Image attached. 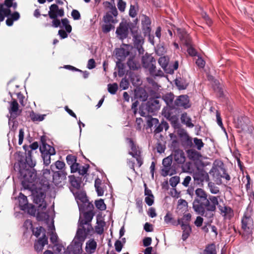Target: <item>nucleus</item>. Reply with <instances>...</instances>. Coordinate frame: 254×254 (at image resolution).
Returning <instances> with one entry per match:
<instances>
[{"label": "nucleus", "instance_id": "nucleus-28", "mask_svg": "<svg viewBox=\"0 0 254 254\" xmlns=\"http://www.w3.org/2000/svg\"><path fill=\"white\" fill-rule=\"evenodd\" d=\"M181 229L183 230V233L182 236V240L185 241H186L190 236L192 229L190 224H183L180 225Z\"/></svg>", "mask_w": 254, "mask_h": 254}, {"label": "nucleus", "instance_id": "nucleus-19", "mask_svg": "<svg viewBox=\"0 0 254 254\" xmlns=\"http://www.w3.org/2000/svg\"><path fill=\"white\" fill-rule=\"evenodd\" d=\"M75 238L78 240L74 241L73 242V245L71 246V247L68 248L70 250L71 253L69 251L66 252V254H81L82 252V243L84 241V240H81L79 239L77 236V232H76V234L75 236Z\"/></svg>", "mask_w": 254, "mask_h": 254}, {"label": "nucleus", "instance_id": "nucleus-64", "mask_svg": "<svg viewBox=\"0 0 254 254\" xmlns=\"http://www.w3.org/2000/svg\"><path fill=\"white\" fill-rule=\"evenodd\" d=\"M71 14L74 20H79L81 18L80 14L77 10L73 9Z\"/></svg>", "mask_w": 254, "mask_h": 254}, {"label": "nucleus", "instance_id": "nucleus-38", "mask_svg": "<svg viewBox=\"0 0 254 254\" xmlns=\"http://www.w3.org/2000/svg\"><path fill=\"white\" fill-rule=\"evenodd\" d=\"M18 199L19 207L22 210L25 209L28 205L27 197L22 193H20Z\"/></svg>", "mask_w": 254, "mask_h": 254}, {"label": "nucleus", "instance_id": "nucleus-2", "mask_svg": "<svg viewBox=\"0 0 254 254\" xmlns=\"http://www.w3.org/2000/svg\"><path fill=\"white\" fill-rule=\"evenodd\" d=\"M94 215L92 210L85 212L80 215L78 220L77 236L81 240H85L87 236L93 232L91 222Z\"/></svg>", "mask_w": 254, "mask_h": 254}, {"label": "nucleus", "instance_id": "nucleus-21", "mask_svg": "<svg viewBox=\"0 0 254 254\" xmlns=\"http://www.w3.org/2000/svg\"><path fill=\"white\" fill-rule=\"evenodd\" d=\"M9 113L10 114L11 117L13 118H16L21 113V110L19 109V105L15 99H12L10 103Z\"/></svg>", "mask_w": 254, "mask_h": 254}, {"label": "nucleus", "instance_id": "nucleus-15", "mask_svg": "<svg viewBox=\"0 0 254 254\" xmlns=\"http://www.w3.org/2000/svg\"><path fill=\"white\" fill-rule=\"evenodd\" d=\"M178 112H174V110L170 111L167 109L166 112H162V115L169 121L171 122L172 126L175 128H178L180 127Z\"/></svg>", "mask_w": 254, "mask_h": 254}, {"label": "nucleus", "instance_id": "nucleus-45", "mask_svg": "<svg viewBox=\"0 0 254 254\" xmlns=\"http://www.w3.org/2000/svg\"><path fill=\"white\" fill-rule=\"evenodd\" d=\"M29 116L33 122H40L44 120L45 115H40L39 114H36L33 111H32L29 115Z\"/></svg>", "mask_w": 254, "mask_h": 254}, {"label": "nucleus", "instance_id": "nucleus-5", "mask_svg": "<svg viewBox=\"0 0 254 254\" xmlns=\"http://www.w3.org/2000/svg\"><path fill=\"white\" fill-rule=\"evenodd\" d=\"M42 145L40 147V150L42 154L44 164L46 166L51 163V156L56 154L54 147L48 145L46 143V139L45 136L41 137Z\"/></svg>", "mask_w": 254, "mask_h": 254}, {"label": "nucleus", "instance_id": "nucleus-62", "mask_svg": "<svg viewBox=\"0 0 254 254\" xmlns=\"http://www.w3.org/2000/svg\"><path fill=\"white\" fill-rule=\"evenodd\" d=\"M89 167V165L88 164H86L84 166H81V167L79 168V170L78 171V173L80 175L83 176L87 173Z\"/></svg>", "mask_w": 254, "mask_h": 254}, {"label": "nucleus", "instance_id": "nucleus-36", "mask_svg": "<svg viewBox=\"0 0 254 254\" xmlns=\"http://www.w3.org/2000/svg\"><path fill=\"white\" fill-rule=\"evenodd\" d=\"M175 83L179 90L186 89L189 85L187 81L182 78H176L175 80Z\"/></svg>", "mask_w": 254, "mask_h": 254}, {"label": "nucleus", "instance_id": "nucleus-26", "mask_svg": "<svg viewBox=\"0 0 254 254\" xmlns=\"http://www.w3.org/2000/svg\"><path fill=\"white\" fill-rule=\"evenodd\" d=\"M148 111L151 112H155L160 109V102L157 99H152L147 102Z\"/></svg>", "mask_w": 254, "mask_h": 254}, {"label": "nucleus", "instance_id": "nucleus-60", "mask_svg": "<svg viewBox=\"0 0 254 254\" xmlns=\"http://www.w3.org/2000/svg\"><path fill=\"white\" fill-rule=\"evenodd\" d=\"M159 124V120L156 118H151L147 121V124L149 127L151 128L155 124Z\"/></svg>", "mask_w": 254, "mask_h": 254}, {"label": "nucleus", "instance_id": "nucleus-25", "mask_svg": "<svg viewBox=\"0 0 254 254\" xmlns=\"http://www.w3.org/2000/svg\"><path fill=\"white\" fill-rule=\"evenodd\" d=\"M127 139L128 141L129 145L131 150V151L129 152V154L134 156L141 154V150L139 149V147L135 144L133 139L131 138H127Z\"/></svg>", "mask_w": 254, "mask_h": 254}, {"label": "nucleus", "instance_id": "nucleus-7", "mask_svg": "<svg viewBox=\"0 0 254 254\" xmlns=\"http://www.w3.org/2000/svg\"><path fill=\"white\" fill-rule=\"evenodd\" d=\"M249 119L246 117H241L237 119L235 123V127L238 129L240 133H251L254 127L249 125Z\"/></svg>", "mask_w": 254, "mask_h": 254}, {"label": "nucleus", "instance_id": "nucleus-8", "mask_svg": "<svg viewBox=\"0 0 254 254\" xmlns=\"http://www.w3.org/2000/svg\"><path fill=\"white\" fill-rule=\"evenodd\" d=\"M174 112L180 113L181 109L186 110L190 108L191 104L187 95H181L175 99Z\"/></svg>", "mask_w": 254, "mask_h": 254}, {"label": "nucleus", "instance_id": "nucleus-58", "mask_svg": "<svg viewBox=\"0 0 254 254\" xmlns=\"http://www.w3.org/2000/svg\"><path fill=\"white\" fill-rule=\"evenodd\" d=\"M186 46L188 48L187 52L190 56L193 57V56H195L196 55L197 52L195 50V49L193 47H192V42L190 43V45H186Z\"/></svg>", "mask_w": 254, "mask_h": 254}, {"label": "nucleus", "instance_id": "nucleus-48", "mask_svg": "<svg viewBox=\"0 0 254 254\" xmlns=\"http://www.w3.org/2000/svg\"><path fill=\"white\" fill-rule=\"evenodd\" d=\"M110 12H107L103 17V21L106 23H116L117 21L114 19Z\"/></svg>", "mask_w": 254, "mask_h": 254}, {"label": "nucleus", "instance_id": "nucleus-32", "mask_svg": "<svg viewBox=\"0 0 254 254\" xmlns=\"http://www.w3.org/2000/svg\"><path fill=\"white\" fill-rule=\"evenodd\" d=\"M68 178L71 186L77 190L79 189L81 185V178L76 177L74 175H70L68 176Z\"/></svg>", "mask_w": 254, "mask_h": 254}, {"label": "nucleus", "instance_id": "nucleus-57", "mask_svg": "<svg viewBox=\"0 0 254 254\" xmlns=\"http://www.w3.org/2000/svg\"><path fill=\"white\" fill-rule=\"evenodd\" d=\"M193 142L195 145L196 146L197 149L198 150L201 149V148L204 146V143L202 142L201 139H199L197 137H195L193 139Z\"/></svg>", "mask_w": 254, "mask_h": 254}, {"label": "nucleus", "instance_id": "nucleus-27", "mask_svg": "<svg viewBox=\"0 0 254 254\" xmlns=\"http://www.w3.org/2000/svg\"><path fill=\"white\" fill-rule=\"evenodd\" d=\"M134 95L136 98L139 99L141 101H145L148 97L147 92L142 88L135 90Z\"/></svg>", "mask_w": 254, "mask_h": 254}, {"label": "nucleus", "instance_id": "nucleus-29", "mask_svg": "<svg viewBox=\"0 0 254 254\" xmlns=\"http://www.w3.org/2000/svg\"><path fill=\"white\" fill-rule=\"evenodd\" d=\"M186 152L189 159L193 161L199 160L201 157L200 153L194 149H190Z\"/></svg>", "mask_w": 254, "mask_h": 254}, {"label": "nucleus", "instance_id": "nucleus-22", "mask_svg": "<svg viewBox=\"0 0 254 254\" xmlns=\"http://www.w3.org/2000/svg\"><path fill=\"white\" fill-rule=\"evenodd\" d=\"M141 25L143 33L144 34H149L151 28L150 27L151 20L148 16L144 14L141 16Z\"/></svg>", "mask_w": 254, "mask_h": 254}, {"label": "nucleus", "instance_id": "nucleus-14", "mask_svg": "<svg viewBox=\"0 0 254 254\" xmlns=\"http://www.w3.org/2000/svg\"><path fill=\"white\" fill-rule=\"evenodd\" d=\"M178 134L181 138L182 145L186 148H190L193 146L192 138L190 137L187 131L183 128H180L178 130Z\"/></svg>", "mask_w": 254, "mask_h": 254}, {"label": "nucleus", "instance_id": "nucleus-51", "mask_svg": "<svg viewBox=\"0 0 254 254\" xmlns=\"http://www.w3.org/2000/svg\"><path fill=\"white\" fill-rule=\"evenodd\" d=\"M118 89V85L116 83H114L113 84H109L108 85V92L111 94H116V92Z\"/></svg>", "mask_w": 254, "mask_h": 254}, {"label": "nucleus", "instance_id": "nucleus-61", "mask_svg": "<svg viewBox=\"0 0 254 254\" xmlns=\"http://www.w3.org/2000/svg\"><path fill=\"white\" fill-rule=\"evenodd\" d=\"M55 164L56 168L60 171L65 170V165L64 162L58 160L55 162Z\"/></svg>", "mask_w": 254, "mask_h": 254}, {"label": "nucleus", "instance_id": "nucleus-46", "mask_svg": "<svg viewBox=\"0 0 254 254\" xmlns=\"http://www.w3.org/2000/svg\"><path fill=\"white\" fill-rule=\"evenodd\" d=\"M97 224L95 227V231L97 234L101 235L104 232L105 222L102 220L99 221L97 220Z\"/></svg>", "mask_w": 254, "mask_h": 254}, {"label": "nucleus", "instance_id": "nucleus-16", "mask_svg": "<svg viewBox=\"0 0 254 254\" xmlns=\"http://www.w3.org/2000/svg\"><path fill=\"white\" fill-rule=\"evenodd\" d=\"M67 175L65 170L53 172L52 182L56 186H62L65 183Z\"/></svg>", "mask_w": 254, "mask_h": 254}, {"label": "nucleus", "instance_id": "nucleus-10", "mask_svg": "<svg viewBox=\"0 0 254 254\" xmlns=\"http://www.w3.org/2000/svg\"><path fill=\"white\" fill-rule=\"evenodd\" d=\"M131 33L133 38L134 47L137 50L139 54H143L144 50L142 45L144 43V39L141 32L138 31V27L131 28Z\"/></svg>", "mask_w": 254, "mask_h": 254}, {"label": "nucleus", "instance_id": "nucleus-53", "mask_svg": "<svg viewBox=\"0 0 254 254\" xmlns=\"http://www.w3.org/2000/svg\"><path fill=\"white\" fill-rule=\"evenodd\" d=\"M164 221L166 223H172L174 225H178L177 223L172 216V214L170 213H167L164 217Z\"/></svg>", "mask_w": 254, "mask_h": 254}, {"label": "nucleus", "instance_id": "nucleus-47", "mask_svg": "<svg viewBox=\"0 0 254 254\" xmlns=\"http://www.w3.org/2000/svg\"><path fill=\"white\" fill-rule=\"evenodd\" d=\"M105 3L106 6L110 9L109 12H110V13L114 17L117 16L118 14V12L115 5L112 4L109 1H106Z\"/></svg>", "mask_w": 254, "mask_h": 254}, {"label": "nucleus", "instance_id": "nucleus-12", "mask_svg": "<svg viewBox=\"0 0 254 254\" xmlns=\"http://www.w3.org/2000/svg\"><path fill=\"white\" fill-rule=\"evenodd\" d=\"M172 164V158L171 156H168L162 161V167L161 169V174L163 177H166L168 175H173L176 174V171L173 168Z\"/></svg>", "mask_w": 254, "mask_h": 254}, {"label": "nucleus", "instance_id": "nucleus-56", "mask_svg": "<svg viewBox=\"0 0 254 254\" xmlns=\"http://www.w3.org/2000/svg\"><path fill=\"white\" fill-rule=\"evenodd\" d=\"M180 182V177L179 176H174L171 177L169 180V183L171 186L175 188Z\"/></svg>", "mask_w": 254, "mask_h": 254}, {"label": "nucleus", "instance_id": "nucleus-13", "mask_svg": "<svg viewBox=\"0 0 254 254\" xmlns=\"http://www.w3.org/2000/svg\"><path fill=\"white\" fill-rule=\"evenodd\" d=\"M251 214L248 211L245 212L241 219V228L246 233H250L254 227V221Z\"/></svg>", "mask_w": 254, "mask_h": 254}, {"label": "nucleus", "instance_id": "nucleus-31", "mask_svg": "<svg viewBox=\"0 0 254 254\" xmlns=\"http://www.w3.org/2000/svg\"><path fill=\"white\" fill-rule=\"evenodd\" d=\"M218 208L221 213H223L224 216H227L229 219H231L234 216L233 210L230 207L227 206L222 207L219 205Z\"/></svg>", "mask_w": 254, "mask_h": 254}, {"label": "nucleus", "instance_id": "nucleus-41", "mask_svg": "<svg viewBox=\"0 0 254 254\" xmlns=\"http://www.w3.org/2000/svg\"><path fill=\"white\" fill-rule=\"evenodd\" d=\"M97 247V243L94 239H91L86 243V250L88 252L89 250L90 253H93L95 252Z\"/></svg>", "mask_w": 254, "mask_h": 254}, {"label": "nucleus", "instance_id": "nucleus-20", "mask_svg": "<svg viewBox=\"0 0 254 254\" xmlns=\"http://www.w3.org/2000/svg\"><path fill=\"white\" fill-rule=\"evenodd\" d=\"M175 97L174 94L171 92L167 93L163 95L162 99L166 104L167 106L164 108L162 112H166L167 109H169L170 111L174 110Z\"/></svg>", "mask_w": 254, "mask_h": 254}, {"label": "nucleus", "instance_id": "nucleus-30", "mask_svg": "<svg viewBox=\"0 0 254 254\" xmlns=\"http://www.w3.org/2000/svg\"><path fill=\"white\" fill-rule=\"evenodd\" d=\"M23 147L25 151L26 154L25 162L24 163L26 165H28V166L32 169V168L35 166V162H34L32 159L31 150H27L26 145H24Z\"/></svg>", "mask_w": 254, "mask_h": 254}, {"label": "nucleus", "instance_id": "nucleus-50", "mask_svg": "<svg viewBox=\"0 0 254 254\" xmlns=\"http://www.w3.org/2000/svg\"><path fill=\"white\" fill-rule=\"evenodd\" d=\"M61 22L63 24V26L65 27L66 31L68 33H70L72 30V27L69 24V20L68 19L66 18L62 19Z\"/></svg>", "mask_w": 254, "mask_h": 254}, {"label": "nucleus", "instance_id": "nucleus-33", "mask_svg": "<svg viewBox=\"0 0 254 254\" xmlns=\"http://www.w3.org/2000/svg\"><path fill=\"white\" fill-rule=\"evenodd\" d=\"M127 66L131 70H137L140 67L139 63L135 59V57H130L127 62Z\"/></svg>", "mask_w": 254, "mask_h": 254}, {"label": "nucleus", "instance_id": "nucleus-34", "mask_svg": "<svg viewBox=\"0 0 254 254\" xmlns=\"http://www.w3.org/2000/svg\"><path fill=\"white\" fill-rule=\"evenodd\" d=\"M129 52L124 48H119L116 50V56L119 60H123L129 55Z\"/></svg>", "mask_w": 254, "mask_h": 254}, {"label": "nucleus", "instance_id": "nucleus-11", "mask_svg": "<svg viewBox=\"0 0 254 254\" xmlns=\"http://www.w3.org/2000/svg\"><path fill=\"white\" fill-rule=\"evenodd\" d=\"M209 173L211 175L212 174L213 177L217 180H220L221 178H224L228 181L231 180V177L227 173L223 163H221V164L219 166L213 167L210 170Z\"/></svg>", "mask_w": 254, "mask_h": 254}, {"label": "nucleus", "instance_id": "nucleus-3", "mask_svg": "<svg viewBox=\"0 0 254 254\" xmlns=\"http://www.w3.org/2000/svg\"><path fill=\"white\" fill-rule=\"evenodd\" d=\"M18 166L23 187L27 190L32 189L35 187L34 183L37 179L36 171L34 169L26 168L25 163L22 160L19 161Z\"/></svg>", "mask_w": 254, "mask_h": 254}, {"label": "nucleus", "instance_id": "nucleus-24", "mask_svg": "<svg viewBox=\"0 0 254 254\" xmlns=\"http://www.w3.org/2000/svg\"><path fill=\"white\" fill-rule=\"evenodd\" d=\"M173 157L175 161L178 164H183L186 161L184 152L181 149H176L174 151Z\"/></svg>", "mask_w": 254, "mask_h": 254}, {"label": "nucleus", "instance_id": "nucleus-6", "mask_svg": "<svg viewBox=\"0 0 254 254\" xmlns=\"http://www.w3.org/2000/svg\"><path fill=\"white\" fill-rule=\"evenodd\" d=\"M64 14V8H59L56 4H53L50 6L48 15L50 18L53 19L52 26L53 27L57 28L61 26V21L57 17L58 16L63 17Z\"/></svg>", "mask_w": 254, "mask_h": 254}, {"label": "nucleus", "instance_id": "nucleus-37", "mask_svg": "<svg viewBox=\"0 0 254 254\" xmlns=\"http://www.w3.org/2000/svg\"><path fill=\"white\" fill-rule=\"evenodd\" d=\"M181 122L189 127H193L194 125L191 122V118L188 116L187 113H184L181 117Z\"/></svg>", "mask_w": 254, "mask_h": 254}, {"label": "nucleus", "instance_id": "nucleus-63", "mask_svg": "<svg viewBox=\"0 0 254 254\" xmlns=\"http://www.w3.org/2000/svg\"><path fill=\"white\" fill-rule=\"evenodd\" d=\"M129 85V82L126 78H123L120 83V86L121 88H122L123 89L125 90L128 88Z\"/></svg>", "mask_w": 254, "mask_h": 254}, {"label": "nucleus", "instance_id": "nucleus-39", "mask_svg": "<svg viewBox=\"0 0 254 254\" xmlns=\"http://www.w3.org/2000/svg\"><path fill=\"white\" fill-rule=\"evenodd\" d=\"M42 178V180L49 184V182L52 181L53 174H51V171L49 169H43Z\"/></svg>", "mask_w": 254, "mask_h": 254}, {"label": "nucleus", "instance_id": "nucleus-18", "mask_svg": "<svg viewBox=\"0 0 254 254\" xmlns=\"http://www.w3.org/2000/svg\"><path fill=\"white\" fill-rule=\"evenodd\" d=\"M193 178L197 184H200L204 181L208 182L209 180L208 173L203 169H197L193 173Z\"/></svg>", "mask_w": 254, "mask_h": 254}, {"label": "nucleus", "instance_id": "nucleus-43", "mask_svg": "<svg viewBox=\"0 0 254 254\" xmlns=\"http://www.w3.org/2000/svg\"><path fill=\"white\" fill-rule=\"evenodd\" d=\"M169 60L167 57H161L158 60V63L163 69L167 72V66L168 65Z\"/></svg>", "mask_w": 254, "mask_h": 254}, {"label": "nucleus", "instance_id": "nucleus-4", "mask_svg": "<svg viewBox=\"0 0 254 254\" xmlns=\"http://www.w3.org/2000/svg\"><path fill=\"white\" fill-rule=\"evenodd\" d=\"M31 191L33 198V202L38 205V210H43L46 208L47 204L45 200L46 192L41 188L34 187L32 189H29Z\"/></svg>", "mask_w": 254, "mask_h": 254}, {"label": "nucleus", "instance_id": "nucleus-17", "mask_svg": "<svg viewBox=\"0 0 254 254\" xmlns=\"http://www.w3.org/2000/svg\"><path fill=\"white\" fill-rule=\"evenodd\" d=\"M174 33H176L177 36L185 45H190L192 42L190 35L183 28H175L174 30Z\"/></svg>", "mask_w": 254, "mask_h": 254}, {"label": "nucleus", "instance_id": "nucleus-42", "mask_svg": "<svg viewBox=\"0 0 254 254\" xmlns=\"http://www.w3.org/2000/svg\"><path fill=\"white\" fill-rule=\"evenodd\" d=\"M169 127V126L168 124L166 122L163 120L161 123L158 125V126L155 128L154 132L156 134L162 131L164 128L167 130Z\"/></svg>", "mask_w": 254, "mask_h": 254}, {"label": "nucleus", "instance_id": "nucleus-55", "mask_svg": "<svg viewBox=\"0 0 254 254\" xmlns=\"http://www.w3.org/2000/svg\"><path fill=\"white\" fill-rule=\"evenodd\" d=\"M208 187L211 193L213 194H217L219 192V189L216 187L214 183L212 182L208 183Z\"/></svg>", "mask_w": 254, "mask_h": 254}, {"label": "nucleus", "instance_id": "nucleus-54", "mask_svg": "<svg viewBox=\"0 0 254 254\" xmlns=\"http://www.w3.org/2000/svg\"><path fill=\"white\" fill-rule=\"evenodd\" d=\"M115 26L111 23H106L102 26V30L104 33H109L112 29H114Z\"/></svg>", "mask_w": 254, "mask_h": 254}, {"label": "nucleus", "instance_id": "nucleus-9", "mask_svg": "<svg viewBox=\"0 0 254 254\" xmlns=\"http://www.w3.org/2000/svg\"><path fill=\"white\" fill-rule=\"evenodd\" d=\"M136 26L131 22H121L117 28L116 33L118 38L121 40L126 39L128 35V30L131 31V28H135Z\"/></svg>", "mask_w": 254, "mask_h": 254}, {"label": "nucleus", "instance_id": "nucleus-49", "mask_svg": "<svg viewBox=\"0 0 254 254\" xmlns=\"http://www.w3.org/2000/svg\"><path fill=\"white\" fill-rule=\"evenodd\" d=\"M66 161L67 164L70 167L77 161V157L72 154H68L66 157Z\"/></svg>", "mask_w": 254, "mask_h": 254}, {"label": "nucleus", "instance_id": "nucleus-40", "mask_svg": "<svg viewBox=\"0 0 254 254\" xmlns=\"http://www.w3.org/2000/svg\"><path fill=\"white\" fill-rule=\"evenodd\" d=\"M191 215L190 213H188L185 214L181 218H179L177 221V225H182V223L184 224H190L189 223L191 220Z\"/></svg>", "mask_w": 254, "mask_h": 254}, {"label": "nucleus", "instance_id": "nucleus-59", "mask_svg": "<svg viewBox=\"0 0 254 254\" xmlns=\"http://www.w3.org/2000/svg\"><path fill=\"white\" fill-rule=\"evenodd\" d=\"M117 6L121 12H124L126 7V2L123 0H118Z\"/></svg>", "mask_w": 254, "mask_h": 254}, {"label": "nucleus", "instance_id": "nucleus-44", "mask_svg": "<svg viewBox=\"0 0 254 254\" xmlns=\"http://www.w3.org/2000/svg\"><path fill=\"white\" fill-rule=\"evenodd\" d=\"M203 254H217L215 244H211L206 246L203 251Z\"/></svg>", "mask_w": 254, "mask_h": 254}, {"label": "nucleus", "instance_id": "nucleus-1", "mask_svg": "<svg viewBox=\"0 0 254 254\" xmlns=\"http://www.w3.org/2000/svg\"><path fill=\"white\" fill-rule=\"evenodd\" d=\"M195 195L192 203V208L194 211L201 216L208 218H212L216 206L219 204L218 196L208 195L207 192L201 188H197L195 190Z\"/></svg>", "mask_w": 254, "mask_h": 254}, {"label": "nucleus", "instance_id": "nucleus-23", "mask_svg": "<svg viewBox=\"0 0 254 254\" xmlns=\"http://www.w3.org/2000/svg\"><path fill=\"white\" fill-rule=\"evenodd\" d=\"M48 237L44 234L41 238H40L34 243V249L37 252H41L45 245L48 244Z\"/></svg>", "mask_w": 254, "mask_h": 254}, {"label": "nucleus", "instance_id": "nucleus-35", "mask_svg": "<svg viewBox=\"0 0 254 254\" xmlns=\"http://www.w3.org/2000/svg\"><path fill=\"white\" fill-rule=\"evenodd\" d=\"M142 64L144 68L149 67L151 64L155 63V59L151 55L146 54L142 57Z\"/></svg>", "mask_w": 254, "mask_h": 254}, {"label": "nucleus", "instance_id": "nucleus-52", "mask_svg": "<svg viewBox=\"0 0 254 254\" xmlns=\"http://www.w3.org/2000/svg\"><path fill=\"white\" fill-rule=\"evenodd\" d=\"M95 204L96 207L100 210H104L106 209V205L102 199L95 201Z\"/></svg>", "mask_w": 254, "mask_h": 254}]
</instances>
